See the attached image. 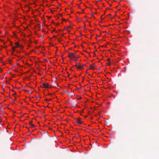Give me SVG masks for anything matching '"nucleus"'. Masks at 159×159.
Masks as SVG:
<instances>
[{
	"mask_svg": "<svg viewBox=\"0 0 159 159\" xmlns=\"http://www.w3.org/2000/svg\"><path fill=\"white\" fill-rule=\"evenodd\" d=\"M68 57L71 60L73 59L75 57V53H69L68 54Z\"/></svg>",
	"mask_w": 159,
	"mask_h": 159,
	"instance_id": "obj_1",
	"label": "nucleus"
},
{
	"mask_svg": "<svg viewBox=\"0 0 159 159\" xmlns=\"http://www.w3.org/2000/svg\"><path fill=\"white\" fill-rule=\"evenodd\" d=\"M16 47H18L19 46V43H18V42H16Z\"/></svg>",
	"mask_w": 159,
	"mask_h": 159,
	"instance_id": "obj_6",
	"label": "nucleus"
},
{
	"mask_svg": "<svg viewBox=\"0 0 159 159\" xmlns=\"http://www.w3.org/2000/svg\"><path fill=\"white\" fill-rule=\"evenodd\" d=\"M30 125H31V124H32V121H30Z\"/></svg>",
	"mask_w": 159,
	"mask_h": 159,
	"instance_id": "obj_10",
	"label": "nucleus"
},
{
	"mask_svg": "<svg viewBox=\"0 0 159 159\" xmlns=\"http://www.w3.org/2000/svg\"><path fill=\"white\" fill-rule=\"evenodd\" d=\"M94 66H95L94 64H93V66L90 65V69H92V70L94 69H95Z\"/></svg>",
	"mask_w": 159,
	"mask_h": 159,
	"instance_id": "obj_5",
	"label": "nucleus"
},
{
	"mask_svg": "<svg viewBox=\"0 0 159 159\" xmlns=\"http://www.w3.org/2000/svg\"><path fill=\"white\" fill-rule=\"evenodd\" d=\"M107 65H110V63H109H109H107Z\"/></svg>",
	"mask_w": 159,
	"mask_h": 159,
	"instance_id": "obj_12",
	"label": "nucleus"
},
{
	"mask_svg": "<svg viewBox=\"0 0 159 159\" xmlns=\"http://www.w3.org/2000/svg\"><path fill=\"white\" fill-rule=\"evenodd\" d=\"M15 48H16L15 47H13L12 48V50L13 52H14L15 51Z\"/></svg>",
	"mask_w": 159,
	"mask_h": 159,
	"instance_id": "obj_7",
	"label": "nucleus"
},
{
	"mask_svg": "<svg viewBox=\"0 0 159 159\" xmlns=\"http://www.w3.org/2000/svg\"><path fill=\"white\" fill-rule=\"evenodd\" d=\"M77 68L79 69H82L83 68V67L80 65H76L75 66Z\"/></svg>",
	"mask_w": 159,
	"mask_h": 159,
	"instance_id": "obj_4",
	"label": "nucleus"
},
{
	"mask_svg": "<svg viewBox=\"0 0 159 159\" xmlns=\"http://www.w3.org/2000/svg\"><path fill=\"white\" fill-rule=\"evenodd\" d=\"M77 122L78 123L80 124H81L82 123L81 120V119L80 118H77Z\"/></svg>",
	"mask_w": 159,
	"mask_h": 159,
	"instance_id": "obj_3",
	"label": "nucleus"
},
{
	"mask_svg": "<svg viewBox=\"0 0 159 159\" xmlns=\"http://www.w3.org/2000/svg\"><path fill=\"white\" fill-rule=\"evenodd\" d=\"M86 73H88V72H87V71H86Z\"/></svg>",
	"mask_w": 159,
	"mask_h": 159,
	"instance_id": "obj_13",
	"label": "nucleus"
},
{
	"mask_svg": "<svg viewBox=\"0 0 159 159\" xmlns=\"http://www.w3.org/2000/svg\"><path fill=\"white\" fill-rule=\"evenodd\" d=\"M49 84L48 83H44L43 84V85L41 86L43 87V88H49Z\"/></svg>",
	"mask_w": 159,
	"mask_h": 159,
	"instance_id": "obj_2",
	"label": "nucleus"
},
{
	"mask_svg": "<svg viewBox=\"0 0 159 159\" xmlns=\"http://www.w3.org/2000/svg\"><path fill=\"white\" fill-rule=\"evenodd\" d=\"M31 126L32 127H35V125L33 124H31Z\"/></svg>",
	"mask_w": 159,
	"mask_h": 159,
	"instance_id": "obj_8",
	"label": "nucleus"
},
{
	"mask_svg": "<svg viewBox=\"0 0 159 159\" xmlns=\"http://www.w3.org/2000/svg\"><path fill=\"white\" fill-rule=\"evenodd\" d=\"M81 98H81V97H80L78 98V99H79V100H80V99H81Z\"/></svg>",
	"mask_w": 159,
	"mask_h": 159,
	"instance_id": "obj_9",
	"label": "nucleus"
},
{
	"mask_svg": "<svg viewBox=\"0 0 159 159\" xmlns=\"http://www.w3.org/2000/svg\"><path fill=\"white\" fill-rule=\"evenodd\" d=\"M110 60V59H109V58H108V59H107V60L108 61H109Z\"/></svg>",
	"mask_w": 159,
	"mask_h": 159,
	"instance_id": "obj_11",
	"label": "nucleus"
}]
</instances>
